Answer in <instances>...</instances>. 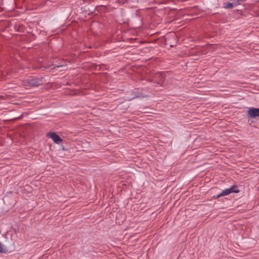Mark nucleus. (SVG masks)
Segmentation results:
<instances>
[{
    "instance_id": "obj_4",
    "label": "nucleus",
    "mask_w": 259,
    "mask_h": 259,
    "mask_svg": "<svg viewBox=\"0 0 259 259\" xmlns=\"http://www.w3.org/2000/svg\"><path fill=\"white\" fill-rule=\"evenodd\" d=\"M48 136L56 144H60L62 141V139L55 133H49L48 134Z\"/></svg>"
},
{
    "instance_id": "obj_3",
    "label": "nucleus",
    "mask_w": 259,
    "mask_h": 259,
    "mask_svg": "<svg viewBox=\"0 0 259 259\" xmlns=\"http://www.w3.org/2000/svg\"><path fill=\"white\" fill-rule=\"evenodd\" d=\"M248 116L251 118L259 116V108H250L247 111Z\"/></svg>"
},
{
    "instance_id": "obj_1",
    "label": "nucleus",
    "mask_w": 259,
    "mask_h": 259,
    "mask_svg": "<svg viewBox=\"0 0 259 259\" xmlns=\"http://www.w3.org/2000/svg\"><path fill=\"white\" fill-rule=\"evenodd\" d=\"M43 81L42 78L30 77L23 82V84L25 87H34L42 84Z\"/></svg>"
},
{
    "instance_id": "obj_7",
    "label": "nucleus",
    "mask_w": 259,
    "mask_h": 259,
    "mask_svg": "<svg viewBox=\"0 0 259 259\" xmlns=\"http://www.w3.org/2000/svg\"><path fill=\"white\" fill-rule=\"evenodd\" d=\"M66 67V65L62 64L61 65H56L55 66H54V68H60V67Z\"/></svg>"
},
{
    "instance_id": "obj_5",
    "label": "nucleus",
    "mask_w": 259,
    "mask_h": 259,
    "mask_svg": "<svg viewBox=\"0 0 259 259\" xmlns=\"http://www.w3.org/2000/svg\"><path fill=\"white\" fill-rule=\"evenodd\" d=\"M235 6H237L236 3H235L233 1H232L231 3H224V7L225 9H232Z\"/></svg>"
},
{
    "instance_id": "obj_6",
    "label": "nucleus",
    "mask_w": 259,
    "mask_h": 259,
    "mask_svg": "<svg viewBox=\"0 0 259 259\" xmlns=\"http://www.w3.org/2000/svg\"><path fill=\"white\" fill-rule=\"evenodd\" d=\"M5 249L4 248V245L0 242V252H5Z\"/></svg>"
},
{
    "instance_id": "obj_2",
    "label": "nucleus",
    "mask_w": 259,
    "mask_h": 259,
    "mask_svg": "<svg viewBox=\"0 0 259 259\" xmlns=\"http://www.w3.org/2000/svg\"><path fill=\"white\" fill-rule=\"evenodd\" d=\"M239 190L238 187L236 185L231 186L229 188L226 189L222 191L221 193L217 196V198H220L222 196L228 195L232 193H238Z\"/></svg>"
}]
</instances>
